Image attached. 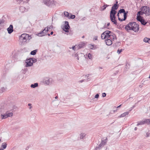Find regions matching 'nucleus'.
<instances>
[{
  "label": "nucleus",
  "instance_id": "59",
  "mask_svg": "<svg viewBox=\"0 0 150 150\" xmlns=\"http://www.w3.org/2000/svg\"><path fill=\"white\" fill-rule=\"evenodd\" d=\"M99 68L100 69H103V68L101 67H99Z\"/></svg>",
  "mask_w": 150,
  "mask_h": 150
},
{
  "label": "nucleus",
  "instance_id": "60",
  "mask_svg": "<svg viewBox=\"0 0 150 150\" xmlns=\"http://www.w3.org/2000/svg\"><path fill=\"white\" fill-rule=\"evenodd\" d=\"M127 64H126L125 66V68H127Z\"/></svg>",
  "mask_w": 150,
  "mask_h": 150
},
{
  "label": "nucleus",
  "instance_id": "25",
  "mask_svg": "<svg viewBox=\"0 0 150 150\" xmlns=\"http://www.w3.org/2000/svg\"><path fill=\"white\" fill-rule=\"evenodd\" d=\"M7 144L6 142H4L2 143L1 145V147L3 148V149H5L7 146Z\"/></svg>",
  "mask_w": 150,
  "mask_h": 150
},
{
  "label": "nucleus",
  "instance_id": "26",
  "mask_svg": "<svg viewBox=\"0 0 150 150\" xmlns=\"http://www.w3.org/2000/svg\"><path fill=\"white\" fill-rule=\"evenodd\" d=\"M8 117H11L13 115V113L12 112H9L8 111L6 112Z\"/></svg>",
  "mask_w": 150,
  "mask_h": 150
},
{
  "label": "nucleus",
  "instance_id": "38",
  "mask_svg": "<svg viewBox=\"0 0 150 150\" xmlns=\"http://www.w3.org/2000/svg\"><path fill=\"white\" fill-rule=\"evenodd\" d=\"M84 45V43H81V44H79V47L81 48L82 47H83Z\"/></svg>",
  "mask_w": 150,
  "mask_h": 150
},
{
  "label": "nucleus",
  "instance_id": "37",
  "mask_svg": "<svg viewBox=\"0 0 150 150\" xmlns=\"http://www.w3.org/2000/svg\"><path fill=\"white\" fill-rule=\"evenodd\" d=\"M75 17V16L74 15H71L70 17L69 18L70 19H73Z\"/></svg>",
  "mask_w": 150,
  "mask_h": 150
},
{
  "label": "nucleus",
  "instance_id": "21",
  "mask_svg": "<svg viewBox=\"0 0 150 150\" xmlns=\"http://www.w3.org/2000/svg\"><path fill=\"white\" fill-rule=\"evenodd\" d=\"M73 56L74 58L77 60H79V57L78 56V55L76 53L74 54H73Z\"/></svg>",
  "mask_w": 150,
  "mask_h": 150
},
{
  "label": "nucleus",
  "instance_id": "9",
  "mask_svg": "<svg viewBox=\"0 0 150 150\" xmlns=\"http://www.w3.org/2000/svg\"><path fill=\"white\" fill-rule=\"evenodd\" d=\"M114 36L113 33L110 31V33H109V34L108 35V37H107L106 39L114 40Z\"/></svg>",
  "mask_w": 150,
  "mask_h": 150
},
{
  "label": "nucleus",
  "instance_id": "46",
  "mask_svg": "<svg viewBox=\"0 0 150 150\" xmlns=\"http://www.w3.org/2000/svg\"><path fill=\"white\" fill-rule=\"evenodd\" d=\"M98 37L97 36H95L93 38V40H97Z\"/></svg>",
  "mask_w": 150,
  "mask_h": 150
},
{
  "label": "nucleus",
  "instance_id": "17",
  "mask_svg": "<svg viewBox=\"0 0 150 150\" xmlns=\"http://www.w3.org/2000/svg\"><path fill=\"white\" fill-rule=\"evenodd\" d=\"M110 19L111 21L112 22H113L114 23V24H115V25H117V21L115 20L116 18H114L113 17H110Z\"/></svg>",
  "mask_w": 150,
  "mask_h": 150
},
{
  "label": "nucleus",
  "instance_id": "49",
  "mask_svg": "<svg viewBox=\"0 0 150 150\" xmlns=\"http://www.w3.org/2000/svg\"><path fill=\"white\" fill-rule=\"evenodd\" d=\"M84 80H80V81H79V82H80V83H82Z\"/></svg>",
  "mask_w": 150,
  "mask_h": 150
},
{
  "label": "nucleus",
  "instance_id": "41",
  "mask_svg": "<svg viewBox=\"0 0 150 150\" xmlns=\"http://www.w3.org/2000/svg\"><path fill=\"white\" fill-rule=\"evenodd\" d=\"M122 49H118L117 51V53L118 54H120L122 51Z\"/></svg>",
  "mask_w": 150,
  "mask_h": 150
},
{
  "label": "nucleus",
  "instance_id": "23",
  "mask_svg": "<svg viewBox=\"0 0 150 150\" xmlns=\"http://www.w3.org/2000/svg\"><path fill=\"white\" fill-rule=\"evenodd\" d=\"M118 6L116 4H114V5L112 6L111 9H113L114 10H117L118 8Z\"/></svg>",
  "mask_w": 150,
  "mask_h": 150
},
{
  "label": "nucleus",
  "instance_id": "32",
  "mask_svg": "<svg viewBox=\"0 0 150 150\" xmlns=\"http://www.w3.org/2000/svg\"><path fill=\"white\" fill-rule=\"evenodd\" d=\"M128 13V11L125 12H125L124 13V17L125 18H126V19Z\"/></svg>",
  "mask_w": 150,
  "mask_h": 150
},
{
  "label": "nucleus",
  "instance_id": "18",
  "mask_svg": "<svg viewBox=\"0 0 150 150\" xmlns=\"http://www.w3.org/2000/svg\"><path fill=\"white\" fill-rule=\"evenodd\" d=\"M143 41L146 43L147 42L150 44V39L149 38H144Z\"/></svg>",
  "mask_w": 150,
  "mask_h": 150
},
{
  "label": "nucleus",
  "instance_id": "53",
  "mask_svg": "<svg viewBox=\"0 0 150 150\" xmlns=\"http://www.w3.org/2000/svg\"><path fill=\"white\" fill-rule=\"evenodd\" d=\"M110 25V23H108L107 25V26H109Z\"/></svg>",
  "mask_w": 150,
  "mask_h": 150
},
{
  "label": "nucleus",
  "instance_id": "4",
  "mask_svg": "<svg viewBox=\"0 0 150 150\" xmlns=\"http://www.w3.org/2000/svg\"><path fill=\"white\" fill-rule=\"evenodd\" d=\"M43 3L45 5L48 6L55 5L56 3L54 0H43Z\"/></svg>",
  "mask_w": 150,
  "mask_h": 150
},
{
  "label": "nucleus",
  "instance_id": "62",
  "mask_svg": "<svg viewBox=\"0 0 150 150\" xmlns=\"http://www.w3.org/2000/svg\"><path fill=\"white\" fill-rule=\"evenodd\" d=\"M82 38H84V36H83L82 37Z\"/></svg>",
  "mask_w": 150,
  "mask_h": 150
},
{
  "label": "nucleus",
  "instance_id": "64",
  "mask_svg": "<svg viewBox=\"0 0 150 150\" xmlns=\"http://www.w3.org/2000/svg\"><path fill=\"white\" fill-rule=\"evenodd\" d=\"M58 98V97H57V96H56L55 97V98Z\"/></svg>",
  "mask_w": 150,
  "mask_h": 150
},
{
  "label": "nucleus",
  "instance_id": "39",
  "mask_svg": "<svg viewBox=\"0 0 150 150\" xmlns=\"http://www.w3.org/2000/svg\"><path fill=\"white\" fill-rule=\"evenodd\" d=\"M118 20L119 21H125L126 19V18H125L124 17L123 18H122V19H121L119 17H118Z\"/></svg>",
  "mask_w": 150,
  "mask_h": 150
},
{
  "label": "nucleus",
  "instance_id": "44",
  "mask_svg": "<svg viewBox=\"0 0 150 150\" xmlns=\"http://www.w3.org/2000/svg\"><path fill=\"white\" fill-rule=\"evenodd\" d=\"M106 96V94L105 93H102V96L103 97H105Z\"/></svg>",
  "mask_w": 150,
  "mask_h": 150
},
{
  "label": "nucleus",
  "instance_id": "13",
  "mask_svg": "<svg viewBox=\"0 0 150 150\" xmlns=\"http://www.w3.org/2000/svg\"><path fill=\"white\" fill-rule=\"evenodd\" d=\"M29 9V7H28L26 8L23 6H21L20 7L19 10L22 13H23L25 12H26L28 11V10Z\"/></svg>",
  "mask_w": 150,
  "mask_h": 150
},
{
  "label": "nucleus",
  "instance_id": "61",
  "mask_svg": "<svg viewBox=\"0 0 150 150\" xmlns=\"http://www.w3.org/2000/svg\"><path fill=\"white\" fill-rule=\"evenodd\" d=\"M117 109H116V110H114L113 112H116V111H117Z\"/></svg>",
  "mask_w": 150,
  "mask_h": 150
},
{
  "label": "nucleus",
  "instance_id": "52",
  "mask_svg": "<svg viewBox=\"0 0 150 150\" xmlns=\"http://www.w3.org/2000/svg\"><path fill=\"white\" fill-rule=\"evenodd\" d=\"M119 13H119V12H118L117 13V16L118 17H119Z\"/></svg>",
  "mask_w": 150,
  "mask_h": 150
},
{
  "label": "nucleus",
  "instance_id": "51",
  "mask_svg": "<svg viewBox=\"0 0 150 150\" xmlns=\"http://www.w3.org/2000/svg\"><path fill=\"white\" fill-rule=\"evenodd\" d=\"M107 26L106 25H104L103 28H107Z\"/></svg>",
  "mask_w": 150,
  "mask_h": 150
},
{
  "label": "nucleus",
  "instance_id": "43",
  "mask_svg": "<svg viewBox=\"0 0 150 150\" xmlns=\"http://www.w3.org/2000/svg\"><path fill=\"white\" fill-rule=\"evenodd\" d=\"M31 105L32 104L30 103H29L28 104V106H30V107L29 108V109H31L32 108V107L31 106Z\"/></svg>",
  "mask_w": 150,
  "mask_h": 150
},
{
  "label": "nucleus",
  "instance_id": "29",
  "mask_svg": "<svg viewBox=\"0 0 150 150\" xmlns=\"http://www.w3.org/2000/svg\"><path fill=\"white\" fill-rule=\"evenodd\" d=\"M50 80L49 79L47 78L46 80L45 81V83L47 84L48 85L50 83Z\"/></svg>",
  "mask_w": 150,
  "mask_h": 150
},
{
  "label": "nucleus",
  "instance_id": "48",
  "mask_svg": "<svg viewBox=\"0 0 150 150\" xmlns=\"http://www.w3.org/2000/svg\"><path fill=\"white\" fill-rule=\"evenodd\" d=\"M4 109H1L0 108V113L3 112V111Z\"/></svg>",
  "mask_w": 150,
  "mask_h": 150
},
{
  "label": "nucleus",
  "instance_id": "50",
  "mask_svg": "<svg viewBox=\"0 0 150 150\" xmlns=\"http://www.w3.org/2000/svg\"><path fill=\"white\" fill-rule=\"evenodd\" d=\"M146 136L147 137H148L149 136V134L148 133H147L146 134Z\"/></svg>",
  "mask_w": 150,
  "mask_h": 150
},
{
  "label": "nucleus",
  "instance_id": "63",
  "mask_svg": "<svg viewBox=\"0 0 150 150\" xmlns=\"http://www.w3.org/2000/svg\"><path fill=\"white\" fill-rule=\"evenodd\" d=\"M50 34H48V36H50Z\"/></svg>",
  "mask_w": 150,
  "mask_h": 150
},
{
  "label": "nucleus",
  "instance_id": "1",
  "mask_svg": "<svg viewBox=\"0 0 150 150\" xmlns=\"http://www.w3.org/2000/svg\"><path fill=\"white\" fill-rule=\"evenodd\" d=\"M139 25L135 22H129L126 25L125 28L128 32L133 30L134 32H137L139 30Z\"/></svg>",
  "mask_w": 150,
  "mask_h": 150
},
{
  "label": "nucleus",
  "instance_id": "36",
  "mask_svg": "<svg viewBox=\"0 0 150 150\" xmlns=\"http://www.w3.org/2000/svg\"><path fill=\"white\" fill-rule=\"evenodd\" d=\"M31 60L32 61V62L33 63L35 62H37V60L35 58H31Z\"/></svg>",
  "mask_w": 150,
  "mask_h": 150
},
{
  "label": "nucleus",
  "instance_id": "42",
  "mask_svg": "<svg viewBox=\"0 0 150 150\" xmlns=\"http://www.w3.org/2000/svg\"><path fill=\"white\" fill-rule=\"evenodd\" d=\"M106 8V7H105V6L104 5L101 7V9L103 11Z\"/></svg>",
  "mask_w": 150,
  "mask_h": 150
},
{
  "label": "nucleus",
  "instance_id": "54",
  "mask_svg": "<svg viewBox=\"0 0 150 150\" xmlns=\"http://www.w3.org/2000/svg\"><path fill=\"white\" fill-rule=\"evenodd\" d=\"M122 105H120L118 106L117 107V108H120V106H121Z\"/></svg>",
  "mask_w": 150,
  "mask_h": 150
},
{
  "label": "nucleus",
  "instance_id": "10",
  "mask_svg": "<svg viewBox=\"0 0 150 150\" xmlns=\"http://www.w3.org/2000/svg\"><path fill=\"white\" fill-rule=\"evenodd\" d=\"M141 11H139L137 13V20L139 21L140 22L142 20L143 18L142 17H141L140 16L141 15H142V13H141Z\"/></svg>",
  "mask_w": 150,
  "mask_h": 150
},
{
  "label": "nucleus",
  "instance_id": "7",
  "mask_svg": "<svg viewBox=\"0 0 150 150\" xmlns=\"http://www.w3.org/2000/svg\"><path fill=\"white\" fill-rule=\"evenodd\" d=\"M86 134L84 133H81L79 134V137H78L76 140H80L81 139H85L86 138Z\"/></svg>",
  "mask_w": 150,
  "mask_h": 150
},
{
  "label": "nucleus",
  "instance_id": "14",
  "mask_svg": "<svg viewBox=\"0 0 150 150\" xmlns=\"http://www.w3.org/2000/svg\"><path fill=\"white\" fill-rule=\"evenodd\" d=\"M7 30L9 34L11 33L13 31V26L11 25L7 29Z\"/></svg>",
  "mask_w": 150,
  "mask_h": 150
},
{
  "label": "nucleus",
  "instance_id": "33",
  "mask_svg": "<svg viewBox=\"0 0 150 150\" xmlns=\"http://www.w3.org/2000/svg\"><path fill=\"white\" fill-rule=\"evenodd\" d=\"M125 10L124 9H120L119 11L118 12L120 13H124V12H125Z\"/></svg>",
  "mask_w": 150,
  "mask_h": 150
},
{
  "label": "nucleus",
  "instance_id": "6",
  "mask_svg": "<svg viewBox=\"0 0 150 150\" xmlns=\"http://www.w3.org/2000/svg\"><path fill=\"white\" fill-rule=\"evenodd\" d=\"M110 33V31L106 30L101 35V38L102 39H106L108 35Z\"/></svg>",
  "mask_w": 150,
  "mask_h": 150
},
{
  "label": "nucleus",
  "instance_id": "47",
  "mask_svg": "<svg viewBox=\"0 0 150 150\" xmlns=\"http://www.w3.org/2000/svg\"><path fill=\"white\" fill-rule=\"evenodd\" d=\"M72 49L73 50H75L76 49V47H75V46H73L72 47Z\"/></svg>",
  "mask_w": 150,
  "mask_h": 150
},
{
  "label": "nucleus",
  "instance_id": "31",
  "mask_svg": "<svg viewBox=\"0 0 150 150\" xmlns=\"http://www.w3.org/2000/svg\"><path fill=\"white\" fill-rule=\"evenodd\" d=\"M64 14L65 15V16L66 17H67L68 18H69L68 17L69 16V13L67 11H65L64 12Z\"/></svg>",
  "mask_w": 150,
  "mask_h": 150
},
{
  "label": "nucleus",
  "instance_id": "11",
  "mask_svg": "<svg viewBox=\"0 0 150 150\" xmlns=\"http://www.w3.org/2000/svg\"><path fill=\"white\" fill-rule=\"evenodd\" d=\"M31 60V58H29L26 60V67L31 66L33 65V62Z\"/></svg>",
  "mask_w": 150,
  "mask_h": 150
},
{
  "label": "nucleus",
  "instance_id": "24",
  "mask_svg": "<svg viewBox=\"0 0 150 150\" xmlns=\"http://www.w3.org/2000/svg\"><path fill=\"white\" fill-rule=\"evenodd\" d=\"M38 86V83H35L34 84H32L31 85L30 87L31 88H35L36 87H37Z\"/></svg>",
  "mask_w": 150,
  "mask_h": 150
},
{
  "label": "nucleus",
  "instance_id": "12",
  "mask_svg": "<svg viewBox=\"0 0 150 150\" xmlns=\"http://www.w3.org/2000/svg\"><path fill=\"white\" fill-rule=\"evenodd\" d=\"M117 13V11L115 10H114L113 9H111L110 13V17H113L114 18H116L115 15Z\"/></svg>",
  "mask_w": 150,
  "mask_h": 150
},
{
  "label": "nucleus",
  "instance_id": "5",
  "mask_svg": "<svg viewBox=\"0 0 150 150\" xmlns=\"http://www.w3.org/2000/svg\"><path fill=\"white\" fill-rule=\"evenodd\" d=\"M50 28L48 27L45 28L44 29L37 34V35L39 37L44 36L46 35V33Z\"/></svg>",
  "mask_w": 150,
  "mask_h": 150
},
{
  "label": "nucleus",
  "instance_id": "20",
  "mask_svg": "<svg viewBox=\"0 0 150 150\" xmlns=\"http://www.w3.org/2000/svg\"><path fill=\"white\" fill-rule=\"evenodd\" d=\"M7 88L6 87H2L0 89V92L2 93L6 90Z\"/></svg>",
  "mask_w": 150,
  "mask_h": 150
},
{
  "label": "nucleus",
  "instance_id": "57",
  "mask_svg": "<svg viewBox=\"0 0 150 150\" xmlns=\"http://www.w3.org/2000/svg\"><path fill=\"white\" fill-rule=\"evenodd\" d=\"M137 127H135V128H134V130H136L137 129Z\"/></svg>",
  "mask_w": 150,
  "mask_h": 150
},
{
  "label": "nucleus",
  "instance_id": "16",
  "mask_svg": "<svg viewBox=\"0 0 150 150\" xmlns=\"http://www.w3.org/2000/svg\"><path fill=\"white\" fill-rule=\"evenodd\" d=\"M129 114V112H125L122 114H121L118 117H124L126 116V115H128Z\"/></svg>",
  "mask_w": 150,
  "mask_h": 150
},
{
  "label": "nucleus",
  "instance_id": "8",
  "mask_svg": "<svg viewBox=\"0 0 150 150\" xmlns=\"http://www.w3.org/2000/svg\"><path fill=\"white\" fill-rule=\"evenodd\" d=\"M65 23L64 28L63 29V30L66 32H68L70 28L68 22V21H66Z\"/></svg>",
  "mask_w": 150,
  "mask_h": 150
},
{
  "label": "nucleus",
  "instance_id": "3",
  "mask_svg": "<svg viewBox=\"0 0 150 150\" xmlns=\"http://www.w3.org/2000/svg\"><path fill=\"white\" fill-rule=\"evenodd\" d=\"M141 11V13L142 15L143 14H145L146 16L150 15V8L147 6H143L141 9V11Z\"/></svg>",
  "mask_w": 150,
  "mask_h": 150
},
{
  "label": "nucleus",
  "instance_id": "28",
  "mask_svg": "<svg viewBox=\"0 0 150 150\" xmlns=\"http://www.w3.org/2000/svg\"><path fill=\"white\" fill-rule=\"evenodd\" d=\"M141 23L144 25H145L147 23V22H146L144 20V19H143L140 22Z\"/></svg>",
  "mask_w": 150,
  "mask_h": 150
},
{
  "label": "nucleus",
  "instance_id": "58",
  "mask_svg": "<svg viewBox=\"0 0 150 150\" xmlns=\"http://www.w3.org/2000/svg\"><path fill=\"white\" fill-rule=\"evenodd\" d=\"M117 4H118V2L117 1L116 2V3L115 4H116L117 5Z\"/></svg>",
  "mask_w": 150,
  "mask_h": 150
},
{
  "label": "nucleus",
  "instance_id": "30",
  "mask_svg": "<svg viewBox=\"0 0 150 150\" xmlns=\"http://www.w3.org/2000/svg\"><path fill=\"white\" fill-rule=\"evenodd\" d=\"M107 138H106V139H104V140H103V139H102V141H101V143H102L104 145L105 144H106V142H107V141H106V140H107Z\"/></svg>",
  "mask_w": 150,
  "mask_h": 150
},
{
  "label": "nucleus",
  "instance_id": "27",
  "mask_svg": "<svg viewBox=\"0 0 150 150\" xmlns=\"http://www.w3.org/2000/svg\"><path fill=\"white\" fill-rule=\"evenodd\" d=\"M37 51V50H33L31 52L30 54L31 55H35L36 54Z\"/></svg>",
  "mask_w": 150,
  "mask_h": 150
},
{
  "label": "nucleus",
  "instance_id": "34",
  "mask_svg": "<svg viewBox=\"0 0 150 150\" xmlns=\"http://www.w3.org/2000/svg\"><path fill=\"white\" fill-rule=\"evenodd\" d=\"M89 48L92 50H95V47H94V46L92 45H90L89 46Z\"/></svg>",
  "mask_w": 150,
  "mask_h": 150
},
{
  "label": "nucleus",
  "instance_id": "40",
  "mask_svg": "<svg viewBox=\"0 0 150 150\" xmlns=\"http://www.w3.org/2000/svg\"><path fill=\"white\" fill-rule=\"evenodd\" d=\"M92 55L90 53L88 54V58L90 59H92Z\"/></svg>",
  "mask_w": 150,
  "mask_h": 150
},
{
  "label": "nucleus",
  "instance_id": "15",
  "mask_svg": "<svg viewBox=\"0 0 150 150\" xmlns=\"http://www.w3.org/2000/svg\"><path fill=\"white\" fill-rule=\"evenodd\" d=\"M113 40H110V39H107L105 40L106 44L108 45H110L112 44V41Z\"/></svg>",
  "mask_w": 150,
  "mask_h": 150
},
{
  "label": "nucleus",
  "instance_id": "19",
  "mask_svg": "<svg viewBox=\"0 0 150 150\" xmlns=\"http://www.w3.org/2000/svg\"><path fill=\"white\" fill-rule=\"evenodd\" d=\"M1 117L2 119H6L8 117L6 112L4 114H1Z\"/></svg>",
  "mask_w": 150,
  "mask_h": 150
},
{
  "label": "nucleus",
  "instance_id": "55",
  "mask_svg": "<svg viewBox=\"0 0 150 150\" xmlns=\"http://www.w3.org/2000/svg\"><path fill=\"white\" fill-rule=\"evenodd\" d=\"M53 31H52L51 32L50 34L52 35L53 34Z\"/></svg>",
  "mask_w": 150,
  "mask_h": 150
},
{
  "label": "nucleus",
  "instance_id": "2",
  "mask_svg": "<svg viewBox=\"0 0 150 150\" xmlns=\"http://www.w3.org/2000/svg\"><path fill=\"white\" fill-rule=\"evenodd\" d=\"M31 36L26 33L22 34L20 37V40L23 43L25 42L28 39L30 40L31 38Z\"/></svg>",
  "mask_w": 150,
  "mask_h": 150
},
{
  "label": "nucleus",
  "instance_id": "45",
  "mask_svg": "<svg viewBox=\"0 0 150 150\" xmlns=\"http://www.w3.org/2000/svg\"><path fill=\"white\" fill-rule=\"evenodd\" d=\"M99 95L97 94L95 95V98H98L99 97Z\"/></svg>",
  "mask_w": 150,
  "mask_h": 150
},
{
  "label": "nucleus",
  "instance_id": "56",
  "mask_svg": "<svg viewBox=\"0 0 150 150\" xmlns=\"http://www.w3.org/2000/svg\"><path fill=\"white\" fill-rule=\"evenodd\" d=\"M104 5L105 6V7H106V8L109 6L107 4Z\"/></svg>",
  "mask_w": 150,
  "mask_h": 150
},
{
  "label": "nucleus",
  "instance_id": "22",
  "mask_svg": "<svg viewBox=\"0 0 150 150\" xmlns=\"http://www.w3.org/2000/svg\"><path fill=\"white\" fill-rule=\"evenodd\" d=\"M102 143H101L100 144L98 145V146L96 148V150H98V149H100L104 146V145Z\"/></svg>",
  "mask_w": 150,
  "mask_h": 150
},
{
  "label": "nucleus",
  "instance_id": "35",
  "mask_svg": "<svg viewBox=\"0 0 150 150\" xmlns=\"http://www.w3.org/2000/svg\"><path fill=\"white\" fill-rule=\"evenodd\" d=\"M17 1L19 4L21 3L22 1H23V2H26L27 1H28V0H16Z\"/></svg>",
  "mask_w": 150,
  "mask_h": 150
}]
</instances>
